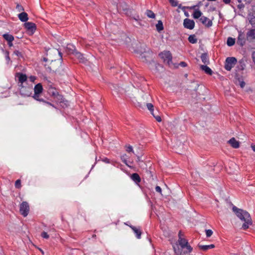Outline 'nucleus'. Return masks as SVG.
I'll return each instance as SVG.
<instances>
[{
  "label": "nucleus",
  "instance_id": "4be33fe9",
  "mask_svg": "<svg viewBox=\"0 0 255 255\" xmlns=\"http://www.w3.org/2000/svg\"><path fill=\"white\" fill-rule=\"evenodd\" d=\"M200 68L206 74L210 75H211L212 74V70L207 65H201Z\"/></svg>",
  "mask_w": 255,
  "mask_h": 255
},
{
  "label": "nucleus",
  "instance_id": "bb28decb",
  "mask_svg": "<svg viewBox=\"0 0 255 255\" xmlns=\"http://www.w3.org/2000/svg\"><path fill=\"white\" fill-rule=\"evenodd\" d=\"M202 12L201 11L198 9H196L194 10L193 13V16L194 18L197 19L199 18L200 17H201L202 15Z\"/></svg>",
  "mask_w": 255,
  "mask_h": 255
},
{
  "label": "nucleus",
  "instance_id": "f704fd0d",
  "mask_svg": "<svg viewBox=\"0 0 255 255\" xmlns=\"http://www.w3.org/2000/svg\"><path fill=\"white\" fill-rule=\"evenodd\" d=\"M41 236L43 238L46 239H48L49 237L48 234L45 232H42Z\"/></svg>",
  "mask_w": 255,
  "mask_h": 255
},
{
  "label": "nucleus",
  "instance_id": "09e8293b",
  "mask_svg": "<svg viewBox=\"0 0 255 255\" xmlns=\"http://www.w3.org/2000/svg\"><path fill=\"white\" fill-rule=\"evenodd\" d=\"M179 8H181L182 9H184L185 8V6L182 7L181 4L177 5Z\"/></svg>",
  "mask_w": 255,
  "mask_h": 255
},
{
  "label": "nucleus",
  "instance_id": "423d86ee",
  "mask_svg": "<svg viewBox=\"0 0 255 255\" xmlns=\"http://www.w3.org/2000/svg\"><path fill=\"white\" fill-rule=\"evenodd\" d=\"M19 211L21 215L24 217H26L28 215L29 211L28 204L26 202H22L20 205Z\"/></svg>",
  "mask_w": 255,
  "mask_h": 255
},
{
  "label": "nucleus",
  "instance_id": "f3484780",
  "mask_svg": "<svg viewBox=\"0 0 255 255\" xmlns=\"http://www.w3.org/2000/svg\"><path fill=\"white\" fill-rule=\"evenodd\" d=\"M193 250L191 246H187L184 249L182 250L180 252L181 255H190V253Z\"/></svg>",
  "mask_w": 255,
  "mask_h": 255
},
{
  "label": "nucleus",
  "instance_id": "20e7f679",
  "mask_svg": "<svg viewBox=\"0 0 255 255\" xmlns=\"http://www.w3.org/2000/svg\"><path fill=\"white\" fill-rule=\"evenodd\" d=\"M16 77L18 79V81L20 83V86L21 87V89L20 90V93L21 95H24L25 96H29L31 94L30 92H28L27 93H24L23 91V87L22 86V84L27 80V77L25 74L18 73L16 74Z\"/></svg>",
  "mask_w": 255,
  "mask_h": 255
},
{
  "label": "nucleus",
  "instance_id": "864d4df0",
  "mask_svg": "<svg viewBox=\"0 0 255 255\" xmlns=\"http://www.w3.org/2000/svg\"><path fill=\"white\" fill-rule=\"evenodd\" d=\"M58 54L61 58H62V53L60 51H58Z\"/></svg>",
  "mask_w": 255,
  "mask_h": 255
},
{
  "label": "nucleus",
  "instance_id": "1a4fd4ad",
  "mask_svg": "<svg viewBox=\"0 0 255 255\" xmlns=\"http://www.w3.org/2000/svg\"><path fill=\"white\" fill-rule=\"evenodd\" d=\"M239 35L237 39V43L241 46H244L246 42V35L242 31H239Z\"/></svg>",
  "mask_w": 255,
  "mask_h": 255
},
{
  "label": "nucleus",
  "instance_id": "473e14b6",
  "mask_svg": "<svg viewBox=\"0 0 255 255\" xmlns=\"http://www.w3.org/2000/svg\"><path fill=\"white\" fill-rule=\"evenodd\" d=\"M213 234V232L211 230H206V235L207 237H211Z\"/></svg>",
  "mask_w": 255,
  "mask_h": 255
},
{
  "label": "nucleus",
  "instance_id": "72a5a7b5",
  "mask_svg": "<svg viewBox=\"0 0 255 255\" xmlns=\"http://www.w3.org/2000/svg\"><path fill=\"white\" fill-rule=\"evenodd\" d=\"M169 2L173 6H176L178 5V2L176 0H169Z\"/></svg>",
  "mask_w": 255,
  "mask_h": 255
},
{
  "label": "nucleus",
  "instance_id": "2eb2a0df",
  "mask_svg": "<svg viewBox=\"0 0 255 255\" xmlns=\"http://www.w3.org/2000/svg\"><path fill=\"white\" fill-rule=\"evenodd\" d=\"M130 228L132 230L134 233L136 235V237L138 239H140L141 231L139 228H136L133 226H130Z\"/></svg>",
  "mask_w": 255,
  "mask_h": 255
},
{
  "label": "nucleus",
  "instance_id": "a211bd4d",
  "mask_svg": "<svg viewBox=\"0 0 255 255\" xmlns=\"http://www.w3.org/2000/svg\"><path fill=\"white\" fill-rule=\"evenodd\" d=\"M18 17L22 22H26L28 19V15L25 12H22L18 14Z\"/></svg>",
  "mask_w": 255,
  "mask_h": 255
},
{
  "label": "nucleus",
  "instance_id": "c03bdc74",
  "mask_svg": "<svg viewBox=\"0 0 255 255\" xmlns=\"http://www.w3.org/2000/svg\"><path fill=\"white\" fill-rule=\"evenodd\" d=\"M5 57L6 60L7 61V63H9V61H10L9 56H5Z\"/></svg>",
  "mask_w": 255,
  "mask_h": 255
},
{
  "label": "nucleus",
  "instance_id": "49530a36",
  "mask_svg": "<svg viewBox=\"0 0 255 255\" xmlns=\"http://www.w3.org/2000/svg\"><path fill=\"white\" fill-rule=\"evenodd\" d=\"M183 235L182 234V232L181 231H179L178 233V239H179L180 237H182Z\"/></svg>",
  "mask_w": 255,
  "mask_h": 255
},
{
  "label": "nucleus",
  "instance_id": "0eeeda50",
  "mask_svg": "<svg viewBox=\"0 0 255 255\" xmlns=\"http://www.w3.org/2000/svg\"><path fill=\"white\" fill-rule=\"evenodd\" d=\"M159 56L163 59L164 62H166L169 65L172 61V55L170 52L168 51H163L160 53Z\"/></svg>",
  "mask_w": 255,
  "mask_h": 255
},
{
  "label": "nucleus",
  "instance_id": "dca6fc26",
  "mask_svg": "<svg viewBox=\"0 0 255 255\" xmlns=\"http://www.w3.org/2000/svg\"><path fill=\"white\" fill-rule=\"evenodd\" d=\"M248 40H255V29H250L247 33Z\"/></svg>",
  "mask_w": 255,
  "mask_h": 255
},
{
  "label": "nucleus",
  "instance_id": "5fc2aeb1",
  "mask_svg": "<svg viewBox=\"0 0 255 255\" xmlns=\"http://www.w3.org/2000/svg\"><path fill=\"white\" fill-rule=\"evenodd\" d=\"M174 251H175V253H176L175 249H174Z\"/></svg>",
  "mask_w": 255,
  "mask_h": 255
},
{
  "label": "nucleus",
  "instance_id": "c85d7f7f",
  "mask_svg": "<svg viewBox=\"0 0 255 255\" xmlns=\"http://www.w3.org/2000/svg\"><path fill=\"white\" fill-rule=\"evenodd\" d=\"M156 29L158 31H160L163 29V26L162 22L161 20H159L157 24L156 25Z\"/></svg>",
  "mask_w": 255,
  "mask_h": 255
},
{
  "label": "nucleus",
  "instance_id": "f257e3e1",
  "mask_svg": "<svg viewBox=\"0 0 255 255\" xmlns=\"http://www.w3.org/2000/svg\"><path fill=\"white\" fill-rule=\"evenodd\" d=\"M233 211L236 216L242 221L244 222L242 229L247 230L252 224V220L250 214L246 211L239 209L236 206L233 207Z\"/></svg>",
  "mask_w": 255,
  "mask_h": 255
},
{
  "label": "nucleus",
  "instance_id": "4468645a",
  "mask_svg": "<svg viewBox=\"0 0 255 255\" xmlns=\"http://www.w3.org/2000/svg\"><path fill=\"white\" fill-rule=\"evenodd\" d=\"M229 143L235 148H238L240 146V143L234 137H232L228 141Z\"/></svg>",
  "mask_w": 255,
  "mask_h": 255
},
{
  "label": "nucleus",
  "instance_id": "412c9836",
  "mask_svg": "<svg viewBox=\"0 0 255 255\" xmlns=\"http://www.w3.org/2000/svg\"><path fill=\"white\" fill-rule=\"evenodd\" d=\"M131 179L133 181H134L136 184L139 183L141 181L140 176H139V175L137 173H133L131 175Z\"/></svg>",
  "mask_w": 255,
  "mask_h": 255
},
{
  "label": "nucleus",
  "instance_id": "79ce46f5",
  "mask_svg": "<svg viewBox=\"0 0 255 255\" xmlns=\"http://www.w3.org/2000/svg\"><path fill=\"white\" fill-rule=\"evenodd\" d=\"M2 51L3 53H4V54L5 55V57L9 56V52L8 51H4L3 49H2Z\"/></svg>",
  "mask_w": 255,
  "mask_h": 255
},
{
  "label": "nucleus",
  "instance_id": "cd10ccee",
  "mask_svg": "<svg viewBox=\"0 0 255 255\" xmlns=\"http://www.w3.org/2000/svg\"><path fill=\"white\" fill-rule=\"evenodd\" d=\"M235 43V39L232 37H228L227 41V44L229 46H232Z\"/></svg>",
  "mask_w": 255,
  "mask_h": 255
},
{
  "label": "nucleus",
  "instance_id": "39448f33",
  "mask_svg": "<svg viewBox=\"0 0 255 255\" xmlns=\"http://www.w3.org/2000/svg\"><path fill=\"white\" fill-rule=\"evenodd\" d=\"M237 62V60L234 57L226 58L225 64V68L227 71H231Z\"/></svg>",
  "mask_w": 255,
  "mask_h": 255
},
{
  "label": "nucleus",
  "instance_id": "e433bc0d",
  "mask_svg": "<svg viewBox=\"0 0 255 255\" xmlns=\"http://www.w3.org/2000/svg\"><path fill=\"white\" fill-rule=\"evenodd\" d=\"M126 154H124L123 155H122L121 156V159L122 160V161L127 165H128V164H127V160H126Z\"/></svg>",
  "mask_w": 255,
  "mask_h": 255
},
{
  "label": "nucleus",
  "instance_id": "3c124183",
  "mask_svg": "<svg viewBox=\"0 0 255 255\" xmlns=\"http://www.w3.org/2000/svg\"><path fill=\"white\" fill-rule=\"evenodd\" d=\"M133 18L135 20L137 21L139 19V17L138 16H137L136 17H134Z\"/></svg>",
  "mask_w": 255,
  "mask_h": 255
},
{
  "label": "nucleus",
  "instance_id": "2f4dec72",
  "mask_svg": "<svg viewBox=\"0 0 255 255\" xmlns=\"http://www.w3.org/2000/svg\"><path fill=\"white\" fill-rule=\"evenodd\" d=\"M15 187L16 188L19 189L21 187V181L19 179L17 180L15 182Z\"/></svg>",
  "mask_w": 255,
  "mask_h": 255
},
{
  "label": "nucleus",
  "instance_id": "c756f323",
  "mask_svg": "<svg viewBox=\"0 0 255 255\" xmlns=\"http://www.w3.org/2000/svg\"><path fill=\"white\" fill-rule=\"evenodd\" d=\"M146 14L148 17L151 18H154L155 16V14L150 10H147L146 11Z\"/></svg>",
  "mask_w": 255,
  "mask_h": 255
},
{
  "label": "nucleus",
  "instance_id": "f8f14e48",
  "mask_svg": "<svg viewBox=\"0 0 255 255\" xmlns=\"http://www.w3.org/2000/svg\"><path fill=\"white\" fill-rule=\"evenodd\" d=\"M201 22L206 26L209 27L212 25V21L207 17L201 16L200 18Z\"/></svg>",
  "mask_w": 255,
  "mask_h": 255
},
{
  "label": "nucleus",
  "instance_id": "f03ea898",
  "mask_svg": "<svg viewBox=\"0 0 255 255\" xmlns=\"http://www.w3.org/2000/svg\"><path fill=\"white\" fill-rule=\"evenodd\" d=\"M246 64L244 60H241L239 61L237 66L236 67L235 73V84L239 85L243 88L245 86V83L243 81V71L245 69Z\"/></svg>",
  "mask_w": 255,
  "mask_h": 255
},
{
  "label": "nucleus",
  "instance_id": "7ed1b4c3",
  "mask_svg": "<svg viewBox=\"0 0 255 255\" xmlns=\"http://www.w3.org/2000/svg\"><path fill=\"white\" fill-rule=\"evenodd\" d=\"M42 91L43 87L42 85L40 83L36 84L34 88V94L33 96V98L35 100L42 102L44 105H45L47 106H50L55 108V107L52 104L48 102H46L43 99L39 98V94L42 92Z\"/></svg>",
  "mask_w": 255,
  "mask_h": 255
},
{
  "label": "nucleus",
  "instance_id": "b1692460",
  "mask_svg": "<svg viewBox=\"0 0 255 255\" xmlns=\"http://www.w3.org/2000/svg\"><path fill=\"white\" fill-rule=\"evenodd\" d=\"M3 37L7 42H12L14 40V37L8 33H5L3 34Z\"/></svg>",
  "mask_w": 255,
  "mask_h": 255
},
{
  "label": "nucleus",
  "instance_id": "a18cd8bd",
  "mask_svg": "<svg viewBox=\"0 0 255 255\" xmlns=\"http://www.w3.org/2000/svg\"><path fill=\"white\" fill-rule=\"evenodd\" d=\"M103 161L106 162V163H110V159L107 158H105L103 159Z\"/></svg>",
  "mask_w": 255,
  "mask_h": 255
},
{
  "label": "nucleus",
  "instance_id": "6e6552de",
  "mask_svg": "<svg viewBox=\"0 0 255 255\" xmlns=\"http://www.w3.org/2000/svg\"><path fill=\"white\" fill-rule=\"evenodd\" d=\"M146 107L148 109V110L150 111L151 115L156 119V120L158 122H160L161 121V118L159 115H158V114L157 115L154 113L153 105L151 103H147Z\"/></svg>",
  "mask_w": 255,
  "mask_h": 255
},
{
  "label": "nucleus",
  "instance_id": "aec40b11",
  "mask_svg": "<svg viewBox=\"0 0 255 255\" xmlns=\"http://www.w3.org/2000/svg\"><path fill=\"white\" fill-rule=\"evenodd\" d=\"M198 247L200 248V249L203 251H206L209 249H213L215 248V246L213 244H211L210 245H199Z\"/></svg>",
  "mask_w": 255,
  "mask_h": 255
},
{
  "label": "nucleus",
  "instance_id": "4c0bfd02",
  "mask_svg": "<svg viewBox=\"0 0 255 255\" xmlns=\"http://www.w3.org/2000/svg\"><path fill=\"white\" fill-rule=\"evenodd\" d=\"M126 151L128 152H133L132 147L131 145H128L127 146Z\"/></svg>",
  "mask_w": 255,
  "mask_h": 255
},
{
  "label": "nucleus",
  "instance_id": "393cba45",
  "mask_svg": "<svg viewBox=\"0 0 255 255\" xmlns=\"http://www.w3.org/2000/svg\"><path fill=\"white\" fill-rule=\"evenodd\" d=\"M48 91L49 94L53 97H56L58 95V92L57 90L54 88L50 87L48 89Z\"/></svg>",
  "mask_w": 255,
  "mask_h": 255
},
{
  "label": "nucleus",
  "instance_id": "7c9ffc66",
  "mask_svg": "<svg viewBox=\"0 0 255 255\" xmlns=\"http://www.w3.org/2000/svg\"><path fill=\"white\" fill-rule=\"evenodd\" d=\"M16 8L17 9V10L18 11V12H23L24 11V8L20 4H17L16 5Z\"/></svg>",
  "mask_w": 255,
  "mask_h": 255
},
{
  "label": "nucleus",
  "instance_id": "6ab92c4d",
  "mask_svg": "<svg viewBox=\"0 0 255 255\" xmlns=\"http://www.w3.org/2000/svg\"><path fill=\"white\" fill-rule=\"evenodd\" d=\"M75 56L79 60L80 62L85 63L86 59L83 56V54L78 51H75L74 53Z\"/></svg>",
  "mask_w": 255,
  "mask_h": 255
},
{
  "label": "nucleus",
  "instance_id": "37998d69",
  "mask_svg": "<svg viewBox=\"0 0 255 255\" xmlns=\"http://www.w3.org/2000/svg\"><path fill=\"white\" fill-rule=\"evenodd\" d=\"M252 59H253L254 63L255 64V51L254 52H253V53L252 54Z\"/></svg>",
  "mask_w": 255,
  "mask_h": 255
},
{
  "label": "nucleus",
  "instance_id": "9d476101",
  "mask_svg": "<svg viewBox=\"0 0 255 255\" xmlns=\"http://www.w3.org/2000/svg\"><path fill=\"white\" fill-rule=\"evenodd\" d=\"M183 25L184 27L187 29H193L195 26V22L193 20L185 18L184 20Z\"/></svg>",
  "mask_w": 255,
  "mask_h": 255
},
{
  "label": "nucleus",
  "instance_id": "a19ab883",
  "mask_svg": "<svg viewBox=\"0 0 255 255\" xmlns=\"http://www.w3.org/2000/svg\"><path fill=\"white\" fill-rule=\"evenodd\" d=\"M179 65H180L182 67H186L187 66V64L186 62H181L180 63H179Z\"/></svg>",
  "mask_w": 255,
  "mask_h": 255
},
{
  "label": "nucleus",
  "instance_id": "de8ad7c7",
  "mask_svg": "<svg viewBox=\"0 0 255 255\" xmlns=\"http://www.w3.org/2000/svg\"><path fill=\"white\" fill-rule=\"evenodd\" d=\"M223 0L226 4L229 3L230 2V1H231V0Z\"/></svg>",
  "mask_w": 255,
  "mask_h": 255
},
{
  "label": "nucleus",
  "instance_id": "a878e982",
  "mask_svg": "<svg viewBox=\"0 0 255 255\" xmlns=\"http://www.w3.org/2000/svg\"><path fill=\"white\" fill-rule=\"evenodd\" d=\"M188 41L191 43L194 44L197 42V39L194 34H192L188 37Z\"/></svg>",
  "mask_w": 255,
  "mask_h": 255
},
{
  "label": "nucleus",
  "instance_id": "58836bf2",
  "mask_svg": "<svg viewBox=\"0 0 255 255\" xmlns=\"http://www.w3.org/2000/svg\"><path fill=\"white\" fill-rule=\"evenodd\" d=\"M13 53H14V54H15V55H16L18 57H20L22 56L21 52H20L18 50H14V51L13 52Z\"/></svg>",
  "mask_w": 255,
  "mask_h": 255
},
{
  "label": "nucleus",
  "instance_id": "ea45409f",
  "mask_svg": "<svg viewBox=\"0 0 255 255\" xmlns=\"http://www.w3.org/2000/svg\"><path fill=\"white\" fill-rule=\"evenodd\" d=\"M29 80L31 82H34V81L36 80V78L34 76H31L29 77Z\"/></svg>",
  "mask_w": 255,
  "mask_h": 255
},
{
  "label": "nucleus",
  "instance_id": "603ef678",
  "mask_svg": "<svg viewBox=\"0 0 255 255\" xmlns=\"http://www.w3.org/2000/svg\"><path fill=\"white\" fill-rule=\"evenodd\" d=\"M252 149L255 151V145H252Z\"/></svg>",
  "mask_w": 255,
  "mask_h": 255
},
{
  "label": "nucleus",
  "instance_id": "5701e85b",
  "mask_svg": "<svg viewBox=\"0 0 255 255\" xmlns=\"http://www.w3.org/2000/svg\"><path fill=\"white\" fill-rule=\"evenodd\" d=\"M202 61L205 64L209 63V59L208 54L206 53L202 54L201 56Z\"/></svg>",
  "mask_w": 255,
  "mask_h": 255
},
{
  "label": "nucleus",
  "instance_id": "ddd939ff",
  "mask_svg": "<svg viewBox=\"0 0 255 255\" xmlns=\"http://www.w3.org/2000/svg\"><path fill=\"white\" fill-rule=\"evenodd\" d=\"M178 243L182 250L184 249L187 246H190L188 241L182 237H180L179 239H178Z\"/></svg>",
  "mask_w": 255,
  "mask_h": 255
},
{
  "label": "nucleus",
  "instance_id": "c9c22d12",
  "mask_svg": "<svg viewBox=\"0 0 255 255\" xmlns=\"http://www.w3.org/2000/svg\"><path fill=\"white\" fill-rule=\"evenodd\" d=\"M155 191L160 193V194L162 195V189L161 188H160V187H159V186H156L155 187Z\"/></svg>",
  "mask_w": 255,
  "mask_h": 255
},
{
  "label": "nucleus",
  "instance_id": "9b49d317",
  "mask_svg": "<svg viewBox=\"0 0 255 255\" xmlns=\"http://www.w3.org/2000/svg\"><path fill=\"white\" fill-rule=\"evenodd\" d=\"M25 28L31 32L32 33H33L36 30V25L35 24L31 22H27L24 23Z\"/></svg>",
  "mask_w": 255,
  "mask_h": 255
},
{
  "label": "nucleus",
  "instance_id": "8fccbe9b",
  "mask_svg": "<svg viewBox=\"0 0 255 255\" xmlns=\"http://www.w3.org/2000/svg\"><path fill=\"white\" fill-rule=\"evenodd\" d=\"M8 42V45L9 47H12L13 46L12 42Z\"/></svg>",
  "mask_w": 255,
  "mask_h": 255
}]
</instances>
